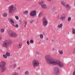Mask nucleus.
<instances>
[{"label":"nucleus","instance_id":"f257e3e1","mask_svg":"<svg viewBox=\"0 0 75 75\" xmlns=\"http://www.w3.org/2000/svg\"><path fill=\"white\" fill-rule=\"evenodd\" d=\"M45 59L48 64H52V65H58L60 67H63L64 66V64L61 62L56 60H55L53 59L50 57V55H47L45 56Z\"/></svg>","mask_w":75,"mask_h":75},{"label":"nucleus","instance_id":"f03ea898","mask_svg":"<svg viewBox=\"0 0 75 75\" xmlns=\"http://www.w3.org/2000/svg\"><path fill=\"white\" fill-rule=\"evenodd\" d=\"M6 62L4 61H2L0 62V67L2 72H5L6 71Z\"/></svg>","mask_w":75,"mask_h":75},{"label":"nucleus","instance_id":"7ed1b4c3","mask_svg":"<svg viewBox=\"0 0 75 75\" xmlns=\"http://www.w3.org/2000/svg\"><path fill=\"white\" fill-rule=\"evenodd\" d=\"M7 31L9 36L12 37H17V34L16 33L13 32L11 30L8 29Z\"/></svg>","mask_w":75,"mask_h":75},{"label":"nucleus","instance_id":"20e7f679","mask_svg":"<svg viewBox=\"0 0 75 75\" xmlns=\"http://www.w3.org/2000/svg\"><path fill=\"white\" fill-rule=\"evenodd\" d=\"M11 40H5L4 42V43L2 44V46L4 47L7 48L8 45L11 44Z\"/></svg>","mask_w":75,"mask_h":75},{"label":"nucleus","instance_id":"39448f33","mask_svg":"<svg viewBox=\"0 0 75 75\" xmlns=\"http://www.w3.org/2000/svg\"><path fill=\"white\" fill-rule=\"evenodd\" d=\"M15 8L16 7L15 6L13 5L10 6L9 8V13H13V11L15 10Z\"/></svg>","mask_w":75,"mask_h":75},{"label":"nucleus","instance_id":"423d86ee","mask_svg":"<svg viewBox=\"0 0 75 75\" xmlns=\"http://www.w3.org/2000/svg\"><path fill=\"white\" fill-rule=\"evenodd\" d=\"M33 64L34 67H38L39 65V62L38 60H34L33 61Z\"/></svg>","mask_w":75,"mask_h":75},{"label":"nucleus","instance_id":"0eeeda50","mask_svg":"<svg viewBox=\"0 0 75 75\" xmlns=\"http://www.w3.org/2000/svg\"><path fill=\"white\" fill-rule=\"evenodd\" d=\"M59 73V69L57 67L55 68L54 74L56 75H58Z\"/></svg>","mask_w":75,"mask_h":75},{"label":"nucleus","instance_id":"6e6552de","mask_svg":"<svg viewBox=\"0 0 75 75\" xmlns=\"http://www.w3.org/2000/svg\"><path fill=\"white\" fill-rule=\"evenodd\" d=\"M37 14H36V11H32L30 13V15L31 16H32V17L35 16Z\"/></svg>","mask_w":75,"mask_h":75},{"label":"nucleus","instance_id":"1a4fd4ad","mask_svg":"<svg viewBox=\"0 0 75 75\" xmlns=\"http://www.w3.org/2000/svg\"><path fill=\"white\" fill-rule=\"evenodd\" d=\"M43 25H44V26H46L47 25V23H48V22H47V20H46V19L45 18H43Z\"/></svg>","mask_w":75,"mask_h":75},{"label":"nucleus","instance_id":"9d476101","mask_svg":"<svg viewBox=\"0 0 75 75\" xmlns=\"http://www.w3.org/2000/svg\"><path fill=\"white\" fill-rule=\"evenodd\" d=\"M66 17V15H62L61 17L59 18L60 20H64L65 19Z\"/></svg>","mask_w":75,"mask_h":75},{"label":"nucleus","instance_id":"9b49d317","mask_svg":"<svg viewBox=\"0 0 75 75\" xmlns=\"http://www.w3.org/2000/svg\"><path fill=\"white\" fill-rule=\"evenodd\" d=\"M56 10H57V8L55 7H54L52 9V13H54V12H55Z\"/></svg>","mask_w":75,"mask_h":75},{"label":"nucleus","instance_id":"f8f14e48","mask_svg":"<svg viewBox=\"0 0 75 75\" xmlns=\"http://www.w3.org/2000/svg\"><path fill=\"white\" fill-rule=\"evenodd\" d=\"M64 6H65V7L66 8H71V7H70V6L68 4H66L65 5H64Z\"/></svg>","mask_w":75,"mask_h":75},{"label":"nucleus","instance_id":"ddd939ff","mask_svg":"<svg viewBox=\"0 0 75 75\" xmlns=\"http://www.w3.org/2000/svg\"><path fill=\"white\" fill-rule=\"evenodd\" d=\"M41 6L42 8H44L45 9L47 8V6L45 5H42Z\"/></svg>","mask_w":75,"mask_h":75},{"label":"nucleus","instance_id":"4468645a","mask_svg":"<svg viewBox=\"0 0 75 75\" xmlns=\"http://www.w3.org/2000/svg\"><path fill=\"white\" fill-rule=\"evenodd\" d=\"M10 22H11V24H14V21L13 20V19H11L10 20Z\"/></svg>","mask_w":75,"mask_h":75},{"label":"nucleus","instance_id":"2eb2a0df","mask_svg":"<svg viewBox=\"0 0 75 75\" xmlns=\"http://www.w3.org/2000/svg\"><path fill=\"white\" fill-rule=\"evenodd\" d=\"M61 3L62 4L63 6H65V4H66L65 3V2H64V1H61Z\"/></svg>","mask_w":75,"mask_h":75},{"label":"nucleus","instance_id":"dca6fc26","mask_svg":"<svg viewBox=\"0 0 75 75\" xmlns=\"http://www.w3.org/2000/svg\"><path fill=\"white\" fill-rule=\"evenodd\" d=\"M17 47L18 48H21V44H19L18 45H17Z\"/></svg>","mask_w":75,"mask_h":75},{"label":"nucleus","instance_id":"f3484780","mask_svg":"<svg viewBox=\"0 0 75 75\" xmlns=\"http://www.w3.org/2000/svg\"><path fill=\"white\" fill-rule=\"evenodd\" d=\"M6 55L7 56H8V57H9L10 55V54L9 53V52H7L6 53Z\"/></svg>","mask_w":75,"mask_h":75},{"label":"nucleus","instance_id":"a211bd4d","mask_svg":"<svg viewBox=\"0 0 75 75\" xmlns=\"http://www.w3.org/2000/svg\"><path fill=\"white\" fill-rule=\"evenodd\" d=\"M58 27H59V28H61V27H62V24L61 23L59 25H58Z\"/></svg>","mask_w":75,"mask_h":75},{"label":"nucleus","instance_id":"6ab92c4d","mask_svg":"<svg viewBox=\"0 0 75 75\" xmlns=\"http://www.w3.org/2000/svg\"><path fill=\"white\" fill-rule=\"evenodd\" d=\"M2 16L4 17H6L7 16V14L6 13H4V14H3Z\"/></svg>","mask_w":75,"mask_h":75},{"label":"nucleus","instance_id":"aec40b11","mask_svg":"<svg viewBox=\"0 0 75 75\" xmlns=\"http://www.w3.org/2000/svg\"><path fill=\"white\" fill-rule=\"evenodd\" d=\"M72 30V33L73 34H75V29L73 28Z\"/></svg>","mask_w":75,"mask_h":75},{"label":"nucleus","instance_id":"412c9836","mask_svg":"<svg viewBox=\"0 0 75 75\" xmlns=\"http://www.w3.org/2000/svg\"><path fill=\"white\" fill-rule=\"evenodd\" d=\"M42 16V12H41L40 13H39V17H41V16Z\"/></svg>","mask_w":75,"mask_h":75},{"label":"nucleus","instance_id":"4be33fe9","mask_svg":"<svg viewBox=\"0 0 75 75\" xmlns=\"http://www.w3.org/2000/svg\"><path fill=\"white\" fill-rule=\"evenodd\" d=\"M12 75H18V74L17 73L14 72L12 74Z\"/></svg>","mask_w":75,"mask_h":75},{"label":"nucleus","instance_id":"5701e85b","mask_svg":"<svg viewBox=\"0 0 75 75\" xmlns=\"http://www.w3.org/2000/svg\"><path fill=\"white\" fill-rule=\"evenodd\" d=\"M12 25H13V27H17V28H18V25L17 24H16V26H14V25L12 24Z\"/></svg>","mask_w":75,"mask_h":75},{"label":"nucleus","instance_id":"b1692460","mask_svg":"<svg viewBox=\"0 0 75 75\" xmlns=\"http://www.w3.org/2000/svg\"><path fill=\"white\" fill-rule=\"evenodd\" d=\"M28 13V11H26L23 12V14H27Z\"/></svg>","mask_w":75,"mask_h":75},{"label":"nucleus","instance_id":"393cba45","mask_svg":"<svg viewBox=\"0 0 75 75\" xmlns=\"http://www.w3.org/2000/svg\"><path fill=\"white\" fill-rule=\"evenodd\" d=\"M59 53L60 54H63V52L62 51H59Z\"/></svg>","mask_w":75,"mask_h":75},{"label":"nucleus","instance_id":"a878e982","mask_svg":"<svg viewBox=\"0 0 75 75\" xmlns=\"http://www.w3.org/2000/svg\"><path fill=\"white\" fill-rule=\"evenodd\" d=\"M3 57L4 58H7V57L6 55H5V54H4L3 55Z\"/></svg>","mask_w":75,"mask_h":75},{"label":"nucleus","instance_id":"bb28decb","mask_svg":"<svg viewBox=\"0 0 75 75\" xmlns=\"http://www.w3.org/2000/svg\"><path fill=\"white\" fill-rule=\"evenodd\" d=\"M4 29L2 28L1 29V32H2V33H4Z\"/></svg>","mask_w":75,"mask_h":75},{"label":"nucleus","instance_id":"cd10ccee","mask_svg":"<svg viewBox=\"0 0 75 75\" xmlns=\"http://www.w3.org/2000/svg\"><path fill=\"white\" fill-rule=\"evenodd\" d=\"M71 20V18L70 17L68 18L67 20L68 21H70Z\"/></svg>","mask_w":75,"mask_h":75},{"label":"nucleus","instance_id":"c85d7f7f","mask_svg":"<svg viewBox=\"0 0 75 75\" xmlns=\"http://www.w3.org/2000/svg\"><path fill=\"white\" fill-rule=\"evenodd\" d=\"M24 24H25V25L24 27H25L26 25H27V23L26 21H25L24 22Z\"/></svg>","mask_w":75,"mask_h":75},{"label":"nucleus","instance_id":"c756f323","mask_svg":"<svg viewBox=\"0 0 75 75\" xmlns=\"http://www.w3.org/2000/svg\"><path fill=\"white\" fill-rule=\"evenodd\" d=\"M30 43L32 44L33 43V42H34V41L33 40H31L30 41Z\"/></svg>","mask_w":75,"mask_h":75},{"label":"nucleus","instance_id":"7c9ffc66","mask_svg":"<svg viewBox=\"0 0 75 75\" xmlns=\"http://www.w3.org/2000/svg\"><path fill=\"white\" fill-rule=\"evenodd\" d=\"M40 37L41 38H43V35H42V34L40 35Z\"/></svg>","mask_w":75,"mask_h":75},{"label":"nucleus","instance_id":"2f4dec72","mask_svg":"<svg viewBox=\"0 0 75 75\" xmlns=\"http://www.w3.org/2000/svg\"><path fill=\"white\" fill-rule=\"evenodd\" d=\"M13 66L14 68H16V67L17 66V64L15 63L13 64Z\"/></svg>","mask_w":75,"mask_h":75},{"label":"nucleus","instance_id":"473e14b6","mask_svg":"<svg viewBox=\"0 0 75 75\" xmlns=\"http://www.w3.org/2000/svg\"><path fill=\"white\" fill-rule=\"evenodd\" d=\"M15 18L17 19V20H18V16H16Z\"/></svg>","mask_w":75,"mask_h":75},{"label":"nucleus","instance_id":"72a5a7b5","mask_svg":"<svg viewBox=\"0 0 75 75\" xmlns=\"http://www.w3.org/2000/svg\"><path fill=\"white\" fill-rule=\"evenodd\" d=\"M25 75H28V71H26L25 72Z\"/></svg>","mask_w":75,"mask_h":75},{"label":"nucleus","instance_id":"f704fd0d","mask_svg":"<svg viewBox=\"0 0 75 75\" xmlns=\"http://www.w3.org/2000/svg\"><path fill=\"white\" fill-rule=\"evenodd\" d=\"M36 54L37 55H39L40 54V53L38 52H37Z\"/></svg>","mask_w":75,"mask_h":75},{"label":"nucleus","instance_id":"c9c22d12","mask_svg":"<svg viewBox=\"0 0 75 75\" xmlns=\"http://www.w3.org/2000/svg\"><path fill=\"white\" fill-rule=\"evenodd\" d=\"M27 44L28 45H30V42L28 41H27Z\"/></svg>","mask_w":75,"mask_h":75},{"label":"nucleus","instance_id":"e433bc0d","mask_svg":"<svg viewBox=\"0 0 75 75\" xmlns=\"http://www.w3.org/2000/svg\"><path fill=\"white\" fill-rule=\"evenodd\" d=\"M43 3V2H39V4H42Z\"/></svg>","mask_w":75,"mask_h":75},{"label":"nucleus","instance_id":"4c0bfd02","mask_svg":"<svg viewBox=\"0 0 75 75\" xmlns=\"http://www.w3.org/2000/svg\"><path fill=\"white\" fill-rule=\"evenodd\" d=\"M73 75H75V71H74V72L73 73Z\"/></svg>","mask_w":75,"mask_h":75},{"label":"nucleus","instance_id":"58836bf2","mask_svg":"<svg viewBox=\"0 0 75 75\" xmlns=\"http://www.w3.org/2000/svg\"><path fill=\"white\" fill-rule=\"evenodd\" d=\"M34 21H30V23H33V22Z\"/></svg>","mask_w":75,"mask_h":75},{"label":"nucleus","instance_id":"ea45409f","mask_svg":"<svg viewBox=\"0 0 75 75\" xmlns=\"http://www.w3.org/2000/svg\"><path fill=\"white\" fill-rule=\"evenodd\" d=\"M22 21H19V23H20V24H21V23H22Z\"/></svg>","mask_w":75,"mask_h":75},{"label":"nucleus","instance_id":"a19ab883","mask_svg":"<svg viewBox=\"0 0 75 75\" xmlns=\"http://www.w3.org/2000/svg\"><path fill=\"white\" fill-rule=\"evenodd\" d=\"M73 52L74 54L75 53V49L74 50Z\"/></svg>","mask_w":75,"mask_h":75},{"label":"nucleus","instance_id":"79ce46f5","mask_svg":"<svg viewBox=\"0 0 75 75\" xmlns=\"http://www.w3.org/2000/svg\"><path fill=\"white\" fill-rule=\"evenodd\" d=\"M58 18H59V15L58 16Z\"/></svg>","mask_w":75,"mask_h":75},{"label":"nucleus","instance_id":"37998d69","mask_svg":"<svg viewBox=\"0 0 75 75\" xmlns=\"http://www.w3.org/2000/svg\"><path fill=\"white\" fill-rule=\"evenodd\" d=\"M20 67H18V69H20Z\"/></svg>","mask_w":75,"mask_h":75},{"label":"nucleus","instance_id":"c03bdc74","mask_svg":"<svg viewBox=\"0 0 75 75\" xmlns=\"http://www.w3.org/2000/svg\"><path fill=\"white\" fill-rule=\"evenodd\" d=\"M52 42H53L54 41V40H53V39H52Z\"/></svg>","mask_w":75,"mask_h":75},{"label":"nucleus","instance_id":"a18cd8bd","mask_svg":"<svg viewBox=\"0 0 75 75\" xmlns=\"http://www.w3.org/2000/svg\"><path fill=\"white\" fill-rule=\"evenodd\" d=\"M1 36H0V40H1Z\"/></svg>","mask_w":75,"mask_h":75},{"label":"nucleus","instance_id":"49530a36","mask_svg":"<svg viewBox=\"0 0 75 75\" xmlns=\"http://www.w3.org/2000/svg\"><path fill=\"white\" fill-rule=\"evenodd\" d=\"M54 48H52V50H53V51H54Z\"/></svg>","mask_w":75,"mask_h":75},{"label":"nucleus","instance_id":"de8ad7c7","mask_svg":"<svg viewBox=\"0 0 75 75\" xmlns=\"http://www.w3.org/2000/svg\"><path fill=\"white\" fill-rule=\"evenodd\" d=\"M46 40H48V38H47Z\"/></svg>","mask_w":75,"mask_h":75}]
</instances>
